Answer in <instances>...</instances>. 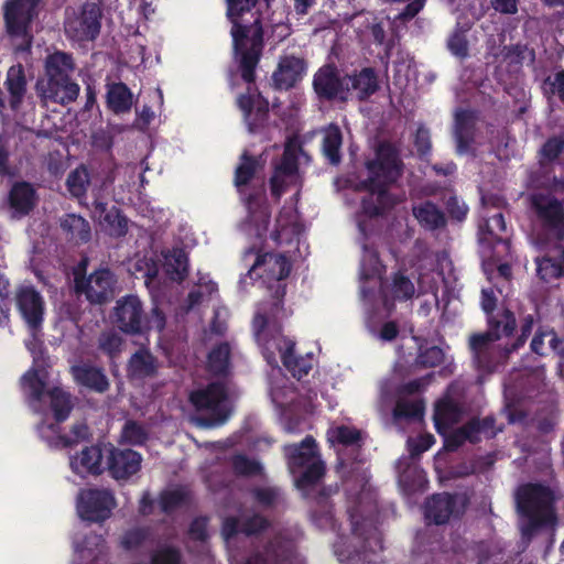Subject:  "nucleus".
Listing matches in <instances>:
<instances>
[{"label":"nucleus","mask_w":564,"mask_h":564,"mask_svg":"<svg viewBox=\"0 0 564 564\" xmlns=\"http://www.w3.org/2000/svg\"><path fill=\"white\" fill-rule=\"evenodd\" d=\"M227 18L231 22L234 58L243 82L254 84L256 70L264 48L262 13L259 0H226Z\"/></svg>","instance_id":"obj_1"},{"label":"nucleus","mask_w":564,"mask_h":564,"mask_svg":"<svg viewBox=\"0 0 564 564\" xmlns=\"http://www.w3.org/2000/svg\"><path fill=\"white\" fill-rule=\"evenodd\" d=\"M365 166L368 177L360 185L370 196L361 200V210L369 217H378L393 204L389 187L402 175L403 162L392 143L381 142L376 150V158L368 160Z\"/></svg>","instance_id":"obj_2"},{"label":"nucleus","mask_w":564,"mask_h":564,"mask_svg":"<svg viewBox=\"0 0 564 564\" xmlns=\"http://www.w3.org/2000/svg\"><path fill=\"white\" fill-rule=\"evenodd\" d=\"M286 285L278 283L270 300L262 301L252 318V330L257 344L262 348L267 361L274 358L272 347L281 346L282 341L289 339L283 335L282 322L292 312L284 307Z\"/></svg>","instance_id":"obj_3"},{"label":"nucleus","mask_w":564,"mask_h":564,"mask_svg":"<svg viewBox=\"0 0 564 564\" xmlns=\"http://www.w3.org/2000/svg\"><path fill=\"white\" fill-rule=\"evenodd\" d=\"M76 63L72 53L54 51L44 61L45 80L37 83L39 94L45 101L68 105L79 95V85L73 80Z\"/></svg>","instance_id":"obj_4"},{"label":"nucleus","mask_w":564,"mask_h":564,"mask_svg":"<svg viewBox=\"0 0 564 564\" xmlns=\"http://www.w3.org/2000/svg\"><path fill=\"white\" fill-rule=\"evenodd\" d=\"M112 322L120 332L135 336L147 333L152 327L162 332L165 327V315L159 307H153L152 318L147 319L142 302L137 295L130 294L117 301Z\"/></svg>","instance_id":"obj_5"},{"label":"nucleus","mask_w":564,"mask_h":564,"mask_svg":"<svg viewBox=\"0 0 564 564\" xmlns=\"http://www.w3.org/2000/svg\"><path fill=\"white\" fill-rule=\"evenodd\" d=\"M519 513L529 520V529H538L555 521L553 491L542 484L528 482L516 494Z\"/></svg>","instance_id":"obj_6"},{"label":"nucleus","mask_w":564,"mask_h":564,"mask_svg":"<svg viewBox=\"0 0 564 564\" xmlns=\"http://www.w3.org/2000/svg\"><path fill=\"white\" fill-rule=\"evenodd\" d=\"M188 399L197 411L208 412L197 419L202 426L215 427L223 425L230 415L227 405L228 391L223 382H210L203 389L194 390L189 393Z\"/></svg>","instance_id":"obj_7"},{"label":"nucleus","mask_w":564,"mask_h":564,"mask_svg":"<svg viewBox=\"0 0 564 564\" xmlns=\"http://www.w3.org/2000/svg\"><path fill=\"white\" fill-rule=\"evenodd\" d=\"M531 209L543 234L553 240H564V203L552 194L533 193Z\"/></svg>","instance_id":"obj_8"},{"label":"nucleus","mask_w":564,"mask_h":564,"mask_svg":"<svg viewBox=\"0 0 564 564\" xmlns=\"http://www.w3.org/2000/svg\"><path fill=\"white\" fill-rule=\"evenodd\" d=\"M507 337L503 329H487L484 333L470 335L468 340L469 350L476 369L482 373H492L496 371L500 360L507 358V346L500 349L495 345L497 340Z\"/></svg>","instance_id":"obj_9"},{"label":"nucleus","mask_w":564,"mask_h":564,"mask_svg":"<svg viewBox=\"0 0 564 564\" xmlns=\"http://www.w3.org/2000/svg\"><path fill=\"white\" fill-rule=\"evenodd\" d=\"M42 0H8L3 7L7 33L11 37H20L25 50L32 44L31 23L37 15V6Z\"/></svg>","instance_id":"obj_10"},{"label":"nucleus","mask_w":564,"mask_h":564,"mask_svg":"<svg viewBox=\"0 0 564 564\" xmlns=\"http://www.w3.org/2000/svg\"><path fill=\"white\" fill-rule=\"evenodd\" d=\"M313 91L322 102H346L349 97V85L346 75L341 76L338 67L333 63L321 66L312 80Z\"/></svg>","instance_id":"obj_11"},{"label":"nucleus","mask_w":564,"mask_h":564,"mask_svg":"<svg viewBox=\"0 0 564 564\" xmlns=\"http://www.w3.org/2000/svg\"><path fill=\"white\" fill-rule=\"evenodd\" d=\"M115 274L107 268L98 269L88 276L75 275V290L85 294L90 304H105L115 297Z\"/></svg>","instance_id":"obj_12"},{"label":"nucleus","mask_w":564,"mask_h":564,"mask_svg":"<svg viewBox=\"0 0 564 564\" xmlns=\"http://www.w3.org/2000/svg\"><path fill=\"white\" fill-rule=\"evenodd\" d=\"M237 107L242 112L243 122L249 133H262L269 122L270 104L257 88L248 87L247 93L240 94L236 100Z\"/></svg>","instance_id":"obj_13"},{"label":"nucleus","mask_w":564,"mask_h":564,"mask_svg":"<svg viewBox=\"0 0 564 564\" xmlns=\"http://www.w3.org/2000/svg\"><path fill=\"white\" fill-rule=\"evenodd\" d=\"M102 11L95 2H85L80 12L65 21L67 36L76 41H94L101 29Z\"/></svg>","instance_id":"obj_14"},{"label":"nucleus","mask_w":564,"mask_h":564,"mask_svg":"<svg viewBox=\"0 0 564 564\" xmlns=\"http://www.w3.org/2000/svg\"><path fill=\"white\" fill-rule=\"evenodd\" d=\"M116 508L113 495L107 489L82 490L77 499V510L82 519L89 522H102L110 518Z\"/></svg>","instance_id":"obj_15"},{"label":"nucleus","mask_w":564,"mask_h":564,"mask_svg":"<svg viewBox=\"0 0 564 564\" xmlns=\"http://www.w3.org/2000/svg\"><path fill=\"white\" fill-rule=\"evenodd\" d=\"M256 256L254 262L248 271L250 279H268L280 282L286 279L291 272V262L284 254L273 252H260L256 248H250L245 258Z\"/></svg>","instance_id":"obj_16"},{"label":"nucleus","mask_w":564,"mask_h":564,"mask_svg":"<svg viewBox=\"0 0 564 564\" xmlns=\"http://www.w3.org/2000/svg\"><path fill=\"white\" fill-rule=\"evenodd\" d=\"M17 310L28 328L35 333L44 322L45 302L41 293L32 285L22 286L15 294Z\"/></svg>","instance_id":"obj_17"},{"label":"nucleus","mask_w":564,"mask_h":564,"mask_svg":"<svg viewBox=\"0 0 564 564\" xmlns=\"http://www.w3.org/2000/svg\"><path fill=\"white\" fill-rule=\"evenodd\" d=\"M307 70V63L304 58L295 55H283L273 72L272 85L278 90H289L300 83Z\"/></svg>","instance_id":"obj_18"},{"label":"nucleus","mask_w":564,"mask_h":564,"mask_svg":"<svg viewBox=\"0 0 564 564\" xmlns=\"http://www.w3.org/2000/svg\"><path fill=\"white\" fill-rule=\"evenodd\" d=\"M142 456L138 452L112 447L107 458V468L116 480H127L141 469Z\"/></svg>","instance_id":"obj_19"},{"label":"nucleus","mask_w":564,"mask_h":564,"mask_svg":"<svg viewBox=\"0 0 564 564\" xmlns=\"http://www.w3.org/2000/svg\"><path fill=\"white\" fill-rule=\"evenodd\" d=\"M481 308L487 316L488 329H503L506 336H511L517 327L513 312L507 307L496 312L497 297L491 289L481 291Z\"/></svg>","instance_id":"obj_20"},{"label":"nucleus","mask_w":564,"mask_h":564,"mask_svg":"<svg viewBox=\"0 0 564 564\" xmlns=\"http://www.w3.org/2000/svg\"><path fill=\"white\" fill-rule=\"evenodd\" d=\"M270 524V521L259 513L242 519L227 517L223 522L221 533L227 541L236 538L239 533L246 536H254L267 531Z\"/></svg>","instance_id":"obj_21"},{"label":"nucleus","mask_w":564,"mask_h":564,"mask_svg":"<svg viewBox=\"0 0 564 564\" xmlns=\"http://www.w3.org/2000/svg\"><path fill=\"white\" fill-rule=\"evenodd\" d=\"M284 453L289 469L294 476L307 467L308 464H312V462L321 459L316 440L312 435H306L297 444L285 445Z\"/></svg>","instance_id":"obj_22"},{"label":"nucleus","mask_w":564,"mask_h":564,"mask_svg":"<svg viewBox=\"0 0 564 564\" xmlns=\"http://www.w3.org/2000/svg\"><path fill=\"white\" fill-rule=\"evenodd\" d=\"M39 196L33 184L26 181L15 182L8 196V203L15 217L28 216L36 206Z\"/></svg>","instance_id":"obj_23"},{"label":"nucleus","mask_w":564,"mask_h":564,"mask_svg":"<svg viewBox=\"0 0 564 564\" xmlns=\"http://www.w3.org/2000/svg\"><path fill=\"white\" fill-rule=\"evenodd\" d=\"M272 349L274 352H280L283 366L297 380H301L303 377L307 376L312 370L313 358L311 356L303 357L295 355V341L291 338L282 341L281 346L279 347H272ZM274 360L275 357L273 359L271 358V360L268 362L271 364Z\"/></svg>","instance_id":"obj_24"},{"label":"nucleus","mask_w":564,"mask_h":564,"mask_svg":"<svg viewBox=\"0 0 564 564\" xmlns=\"http://www.w3.org/2000/svg\"><path fill=\"white\" fill-rule=\"evenodd\" d=\"M346 82L349 85V94L355 93L359 101H367L380 89L379 77L373 67H364L346 74Z\"/></svg>","instance_id":"obj_25"},{"label":"nucleus","mask_w":564,"mask_h":564,"mask_svg":"<svg viewBox=\"0 0 564 564\" xmlns=\"http://www.w3.org/2000/svg\"><path fill=\"white\" fill-rule=\"evenodd\" d=\"M75 382L91 391L104 393L109 389V380L102 368L89 362H82L70 367Z\"/></svg>","instance_id":"obj_26"},{"label":"nucleus","mask_w":564,"mask_h":564,"mask_svg":"<svg viewBox=\"0 0 564 564\" xmlns=\"http://www.w3.org/2000/svg\"><path fill=\"white\" fill-rule=\"evenodd\" d=\"M456 505L455 495L448 492L435 494L425 503V518L434 524H444L451 519Z\"/></svg>","instance_id":"obj_27"},{"label":"nucleus","mask_w":564,"mask_h":564,"mask_svg":"<svg viewBox=\"0 0 564 564\" xmlns=\"http://www.w3.org/2000/svg\"><path fill=\"white\" fill-rule=\"evenodd\" d=\"M292 549L280 540H272L262 552L251 555L246 564H292Z\"/></svg>","instance_id":"obj_28"},{"label":"nucleus","mask_w":564,"mask_h":564,"mask_svg":"<svg viewBox=\"0 0 564 564\" xmlns=\"http://www.w3.org/2000/svg\"><path fill=\"white\" fill-rule=\"evenodd\" d=\"M412 215L425 230L435 231L444 228L447 224L445 213L431 200L413 205Z\"/></svg>","instance_id":"obj_29"},{"label":"nucleus","mask_w":564,"mask_h":564,"mask_svg":"<svg viewBox=\"0 0 564 564\" xmlns=\"http://www.w3.org/2000/svg\"><path fill=\"white\" fill-rule=\"evenodd\" d=\"M479 231L482 241L489 243L508 242V239L501 236L507 231L505 216L501 210L491 213V209L486 208L482 221L479 224Z\"/></svg>","instance_id":"obj_30"},{"label":"nucleus","mask_w":564,"mask_h":564,"mask_svg":"<svg viewBox=\"0 0 564 564\" xmlns=\"http://www.w3.org/2000/svg\"><path fill=\"white\" fill-rule=\"evenodd\" d=\"M343 132L338 124L329 123L323 129L321 150L326 161L337 166L341 163Z\"/></svg>","instance_id":"obj_31"},{"label":"nucleus","mask_w":564,"mask_h":564,"mask_svg":"<svg viewBox=\"0 0 564 564\" xmlns=\"http://www.w3.org/2000/svg\"><path fill=\"white\" fill-rule=\"evenodd\" d=\"M26 77L21 64L11 66L7 72L4 86L9 93V105L12 110H18L26 93Z\"/></svg>","instance_id":"obj_32"},{"label":"nucleus","mask_w":564,"mask_h":564,"mask_svg":"<svg viewBox=\"0 0 564 564\" xmlns=\"http://www.w3.org/2000/svg\"><path fill=\"white\" fill-rule=\"evenodd\" d=\"M59 226L66 239L75 245L86 243L91 238L89 223L79 215H64L61 218Z\"/></svg>","instance_id":"obj_33"},{"label":"nucleus","mask_w":564,"mask_h":564,"mask_svg":"<svg viewBox=\"0 0 564 564\" xmlns=\"http://www.w3.org/2000/svg\"><path fill=\"white\" fill-rule=\"evenodd\" d=\"M48 395L51 399V409L56 423H50L46 427L52 433H58L61 430L59 423L66 421L73 410L70 393L55 387L48 391Z\"/></svg>","instance_id":"obj_34"},{"label":"nucleus","mask_w":564,"mask_h":564,"mask_svg":"<svg viewBox=\"0 0 564 564\" xmlns=\"http://www.w3.org/2000/svg\"><path fill=\"white\" fill-rule=\"evenodd\" d=\"M159 362L149 349H139L129 359L128 372L137 379L153 378L158 373Z\"/></svg>","instance_id":"obj_35"},{"label":"nucleus","mask_w":564,"mask_h":564,"mask_svg":"<svg viewBox=\"0 0 564 564\" xmlns=\"http://www.w3.org/2000/svg\"><path fill=\"white\" fill-rule=\"evenodd\" d=\"M102 451L99 446L85 447L78 457L70 459V467L74 473L83 475H100L102 473Z\"/></svg>","instance_id":"obj_36"},{"label":"nucleus","mask_w":564,"mask_h":564,"mask_svg":"<svg viewBox=\"0 0 564 564\" xmlns=\"http://www.w3.org/2000/svg\"><path fill=\"white\" fill-rule=\"evenodd\" d=\"M106 102L113 113H127L133 106V94L124 83H112L107 86Z\"/></svg>","instance_id":"obj_37"},{"label":"nucleus","mask_w":564,"mask_h":564,"mask_svg":"<svg viewBox=\"0 0 564 564\" xmlns=\"http://www.w3.org/2000/svg\"><path fill=\"white\" fill-rule=\"evenodd\" d=\"M475 121L473 112L459 110L455 115L454 135L459 152L467 151L474 142Z\"/></svg>","instance_id":"obj_38"},{"label":"nucleus","mask_w":564,"mask_h":564,"mask_svg":"<svg viewBox=\"0 0 564 564\" xmlns=\"http://www.w3.org/2000/svg\"><path fill=\"white\" fill-rule=\"evenodd\" d=\"M495 423L496 420L492 416H486L484 419L473 417L464 423L460 429L466 442L477 444L481 441L482 436L486 438L496 436Z\"/></svg>","instance_id":"obj_39"},{"label":"nucleus","mask_w":564,"mask_h":564,"mask_svg":"<svg viewBox=\"0 0 564 564\" xmlns=\"http://www.w3.org/2000/svg\"><path fill=\"white\" fill-rule=\"evenodd\" d=\"M471 29L470 23L457 22L448 35L446 47L452 55L459 59H465L469 56V42L467 33Z\"/></svg>","instance_id":"obj_40"},{"label":"nucleus","mask_w":564,"mask_h":564,"mask_svg":"<svg viewBox=\"0 0 564 564\" xmlns=\"http://www.w3.org/2000/svg\"><path fill=\"white\" fill-rule=\"evenodd\" d=\"M538 274L545 281L564 276V247L553 256H545L538 262Z\"/></svg>","instance_id":"obj_41"},{"label":"nucleus","mask_w":564,"mask_h":564,"mask_svg":"<svg viewBox=\"0 0 564 564\" xmlns=\"http://www.w3.org/2000/svg\"><path fill=\"white\" fill-rule=\"evenodd\" d=\"M165 272L174 281L183 282L188 275V258L183 249H174L165 256Z\"/></svg>","instance_id":"obj_42"},{"label":"nucleus","mask_w":564,"mask_h":564,"mask_svg":"<svg viewBox=\"0 0 564 564\" xmlns=\"http://www.w3.org/2000/svg\"><path fill=\"white\" fill-rule=\"evenodd\" d=\"M326 466L322 459H317L308 464L307 467L303 468L295 475L296 488L303 492H306L310 488L316 486L321 479L325 476Z\"/></svg>","instance_id":"obj_43"},{"label":"nucleus","mask_w":564,"mask_h":564,"mask_svg":"<svg viewBox=\"0 0 564 564\" xmlns=\"http://www.w3.org/2000/svg\"><path fill=\"white\" fill-rule=\"evenodd\" d=\"M230 365V346L228 343L216 345L208 354V370L216 376H225Z\"/></svg>","instance_id":"obj_44"},{"label":"nucleus","mask_w":564,"mask_h":564,"mask_svg":"<svg viewBox=\"0 0 564 564\" xmlns=\"http://www.w3.org/2000/svg\"><path fill=\"white\" fill-rule=\"evenodd\" d=\"M389 292L394 301L404 302L414 296L415 286L404 271L399 270L391 276Z\"/></svg>","instance_id":"obj_45"},{"label":"nucleus","mask_w":564,"mask_h":564,"mask_svg":"<svg viewBox=\"0 0 564 564\" xmlns=\"http://www.w3.org/2000/svg\"><path fill=\"white\" fill-rule=\"evenodd\" d=\"M327 437L328 441L333 444L337 443L346 447L357 446L358 448L362 446L361 431L355 426H336L327 432Z\"/></svg>","instance_id":"obj_46"},{"label":"nucleus","mask_w":564,"mask_h":564,"mask_svg":"<svg viewBox=\"0 0 564 564\" xmlns=\"http://www.w3.org/2000/svg\"><path fill=\"white\" fill-rule=\"evenodd\" d=\"M258 165L259 162L253 155L249 154L247 151L241 154L234 177V184L238 189L251 182L257 173Z\"/></svg>","instance_id":"obj_47"},{"label":"nucleus","mask_w":564,"mask_h":564,"mask_svg":"<svg viewBox=\"0 0 564 564\" xmlns=\"http://www.w3.org/2000/svg\"><path fill=\"white\" fill-rule=\"evenodd\" d=\"M425 405L422 400H403L400 399L395 402L393 408L394 420L415 421L421 420L424 415Z\"/></svg>","instance_id":"obj_48"},{"label":"nucleus","mask_w":564,"mask_h":564,"mask_svg":"<svg viewBox=\"0 0 564 564\" xmlns=\"http://www.w3.org/2000/svg\"><path fill=\"white\" fill-rule=\"evenodd\" d=\"M100 223L106 227L111 237L120 238L128 232V219L116 206L109 209Z\"/></svg>","instance_id":"obj_49"},{"label":"nucleus","mask_w":564,"mask_h":564,"mask_svg":"<svg viewBox=\"0 0 564 564\" xmlns=\"http://www.w3.org/2000/svg\"><path fill=\"white\" fill-rule=\"evenodd\" d=\"M124 340L115 330L102 332L98 338V349L111 360L122 352Z\"/></svg>","instance_id":"obj_50"},{"label":"nucleus","mask_w":564,"mask_h":564,"mask_svg":"<svg viewBox=\"0 0 564 564\" xmlns=\"http://www.w3.org/2000/svg\"><path fill=\"white\" fill-rule=\"evenodd\" d=\"M90 183L86 166L80 165L72 171L66 178V187L72 196L80 198L86 195Z\"/></svg>","instance_id":"obj_51"},{"label":"nucleus","mask_w":564,"mask_h":564,"mask_svg":"<svg viewBox=\"0 0 564 564\" xmlns=\"http://www.w3.org/2000/svg\"><path fill=\"white\" fill-rule=\"evenodd\" d=\"M361 275L364 279H371L380 274L384 265L380 260L379 252L368 245L362 246Z\"/></svg>","instance_id":"obj_52"},{"label":"nucleus","mask_w":564,"mask_h":564,"mask_svg":"<svg viewBox=\"0 0 564 564\" xmlns=\"http://www.w3.org/2000/svg\"><path fill=\"white\" fill-rule=\"evenodd\" d=\"M564 151V135H553L546 139L539 151L540 164L545 166L554 163Z\"/></svg>","instance_id":"obj_53"},{"label":"nucleus","mask_w":564,"mask_h":564,"mask_svg":"<svg viewBox=\"0 0 564 564\" xmlns=\"http://www.w3.org/2000/svg\"><path fill=\"white\" fill-rule=\"evenodd\" d=\"M152 535L150 527H135L124 532L121 538V546L127 551H132L143 545Z\"/></svg>","instance_id":"obj_54"},{"label":"nucleus","mask_w":564,"mask_h":564,"mask_svg":"<svg viewBox=\"0 0 564 564\" xmlns=\"http://www.w3.org/2000/svg\"><path fill=\"white\" fill-rule=\"evenodd\" d=\"M151 564H182L183 554L177 546L164 544L155 549L150 555Z\"/></svg>","instance_id":"obj_55"},{"label":"nucleus","mask_w":564,"mask_h":564,"mask_svg":"<svg viewBox=\"0 0 564 564\" xmlns=\"http://www.w3.org/2000/svg\"><path fill=\"white\" fill-rule=\"evenodd\" d=\"M231 465L234 473L238 476H256L262 470L259 462L250 459L243 454L235 455Z\"/></svg>","instance_id":"obj_56"},{"label":"nucleus","mask_w":564,"mask_h":564,"mask_svg":"<svg viewBox=\"0 0 564 564\" xmlns=\"http://www.w3.org/2000/svg\"><path fill=\"white\" fill-rule=\"evenodd\" d=\"M72 437L67 435H58V442L63 447L68 448L78 444L82 441H88L90 437V431L85 422L75 423L70 429Z\"/></svg>","instance_id":"obj_57"},{"label":"nucleus","mask_w":564,"mask_h":564,"mask_svg":"<svg viewBox=\"0 0 564 564\" xmlns=\"http://www.w3.org/2000/svg\"><path fill=\"white\" fill-rule=\"evenodd\" d=\"M122 438L131 445H142L148 440V433L138 422L128 421L122 429Z\"/></svg>","instance_id":"obj_58"},{"label":"nucleus","mask_w":564,"mask_h":564,"mask_svg":"<svg viewBox=\"0 0 564 564\" xmlns=\"http://www.w3.org/2000/svg\"><path fill=\"white\" fill-rule=\"evenodd\" d=\"M444 361V352L438 346H431L426 349H420L416 357V364L424 368L437 367Z\"/></svg>","instance_id":"obj_59"},{"label":"nucleus","mask_w":564,"mask_h":564,"mask_svg":"<svg viewBox=\"0 0 564 564\" xmlns=\"http://www.w3.org/2000/svg\"><path fill=\"white\" fill-rule=\"evenodd\" d=\"M251 495L259 506L270 508L276 503L280 490L275 487H254Z\"/></svg>","instance_id":"obj_60"},{"label":"nucleus","mask_w":564,"mask_h":564,"mask_svg":"<svg viewBox=\"0 0 564 564\" xmlns=\"http://www.w3.org/2000/svg\"><path fill=\"white\" fill-rule=\"evenodd\" d=\"M184 500L185 496L181 490H165L161 492L159 503L162 512L169 514L182 506Z\"/></svg>","instance_id":"obj_61"},{"label":"nucleus","mask_w":564,"mask_h":564,"mask_svg":"<svg viewBox=\"0 0 564 564\" xmlns=\"http://www.w3.org/2000/svg\"><path fill=\"white\" fill-rule=\"evenodd\" d=\"M445 208L449 218L458 223L466 219L469 210L468 206L456 195H452L446 199Z\"/></svg>","instance_id":"obj_62"},{"label":"nucleus","mask_w":564,"mask_h":564,"mask_svg":"<svg viewBox=\"0 0 564 564\" xmlns=\"http://www.w3.org/2000/svg\"><path fill=\"white\" fill-rule=\"evenodd\" d=\"M533 325H534V316L532 314H528L522 318L521 327H520L521 333L518 336V338L514 340V343H512L509 346V348L506 351V355H510V354L517 351L519 348H521L525 344L527 339L529 338V336L532 333Z\"/></svg>","instance_id":"obj_63"},{"label":"nucleus","mask_w":564,"mask_h":564,"mask_svg":"<svg viewBox=\"0 0 564 564\" xmlns=\"http://www.w3.org/2000/svg\"><path fill=\"white\" fill-rule=\"evenodd\" d=\"M274 171L284 175L293 176L299 171L297 158L285 150L280 159V162L274 166Z\"/></svg>","instance_id":"obj_64"}]
</instances>
